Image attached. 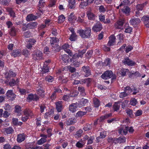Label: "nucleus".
Listing matches in <instances>:
<instances>
[{
	"mask_svg": "<svg viewBox=\"0 0 149 149\" xmlns=\"http://www.w3.org/2000/svg\"><path fill=\"white\" fill-rule=\"evenodd\" d=\"M91 29L90 27L86 28L85 30L79 29L77 33L79 34L80 36L83 38H89L91 36Z\"/></svg>",
	"mask_w": 149,
	"mask_h": 149,
	"instance_id": "nucleus-1",
	"label": "nucleus"
},
{
	"mask_svg": "<svg viewBox=\"0 0 149 149\" xmlns=\"http://www.w3.org/2000/svg\"><path fill=\"white\" fill-rule=\"evenodd\" d=\"M113 73L111 70L105 71L101 76V77L104 79H107L113 77Z\"/></svg>",
	"mask_w": 149,
	"mask_h": 149,
	"instance_id": "nucleus-2",
	"label": "nucleus"
},
{
	"mask_svg": "<svg viewBox=\"0 0 149 149\" xmlns=\"http://www.w3.org/2000/svg\"><path fill=\"white\" fill-rule=\"evenodd\" d=\"M102 26L99 22H97L93 26L92 30L95 32L100 31L102 29Z\"/></svg>",
	"mask_w": 149,
	"mask_h": 149,
	"instance_id": "nucleus-3",
	"label": "nucleus"
},
{
	"mask_svg": "<svg viewBox=\"0 0 149 149\" xmlns=\"http://www.w3.org/2000/svg\"><path fill=\"white\" fill-rule=\"evenodd\" d=\"M33 58L35 60H40L42 59V53L39 50H37L36 54H33Z\"/></svg>",
	"mask_w": 149,
	"mask_h": 149,
	"instance_id": "nucleus-4",
	"label": "nucleus"
},
{
	"mask_svg": "<svg viewBox=\"0 0 149 149\" xmlns=\"http://www.w3.org/2000/svg\"><path fill=\"white\" fill-rule=\"evenodd\" d=\"M81 70L85 73V76L86 77H88L91 74L90 68L88 66H83L82 67Z\"/></svg>",
	"mask_w": 149,
	"mask_h": 149,
	"instance_id": "nucleus-5",
	"label": "nucleus"
},
{
	"mask_svg": "<svg viewBox=\"0 0 149 149\" xmlns=\"http://www.w3.org/2000/svg\"><path fill=\"white\" fill-rule=\"evenodd\" d=\"M122 62L125 65L126 64L131 66H134L136 64L134 62L130 59L128 57L125 58L124 60H123Z\"/></svg>",
	"mask_w": 149,
	"mask_h": 149,
	"instance_id": "nucleus-6",
	"label": "nucleus"
},
{
	"mask_svg": "<svg viewBox=\"0 0 149 149\" xmlns=\"http://www.w3.org/2000/svg\"><path fill=\"white\" fill-rule=\"evenodd\" d=\"M141 22L140 19L138 18L133 16L130 20V23L133 25L138 24Z\"/></svg>",
	"mask_w": 149,
	"mask_h": 149,
	"instance_id": "nucleus-7",
	"label": "nucleus"
},
{
	"mask_svg": "<svg viewBox=\"0 0 149 149\" xmlns=\"http://www.w3.org/2000/svg\"><path fill=\"white\" fill-rule=\"evenodd\" d=\"M39 99V97L36 94H30L29 95L28 97L27 98V100L29 102L32 100L37 101Z\"/></svg>",
	"mask_w": 149,
	"mask_h": 149,
	"instance_id": "nucleus-8",
	"label": "nucleus"
},
{
	"mask_svg": "<svg viewBox=\"0 0 149 149\" xmlns=\"http://www.w3.org/2000/svg\"><path fill=\"white\" fill-rule=\"evenodd\" d=\"M86 52V50H83L81 51H78L77 52H76L73 56L72 58L76 59L77 58L82 57L83 55Z\"/></svg>",
	"mask_w": 149,
	"mask_h": 149,
	"instance_id": "nucleus-9",
	"label": "nucleus"
},
{
	"mask_svg": "<svg viewBox=\"0 0 149 149\" xmlns=\"http://www.w3.org/2000/svg\"><path fill=\"white\" fill-rule=\"evenodd\" d=\"M6 95L10 99L13 100L16 97V95L13 93L12 90H8L6 93Z\"/></svg>",
	"mask_w": 149,
	"mask_h": 149,
	"instance_id": "nucleus-10",
	"label": "nucleus"
},
{
	"mask_svg": "<svg viewBox=\"0 0 149 149\" xmlns=\"http://www.w3.org/2000/svg\"><path fill=\"white\" fill-rule=\"evenodd\" d=\"M142 21H143L144 24L147 27H149V16H144L141 19Z\"/></svg>",
	"mask_w": 149,
	"mask_h": 149,
	"instance_id": "nucleus-11",
	"label": "nucleus"
},
{
	"mask_svg": "<svg viewBox=\"0 0 149 149\" xmlns=\"http://www.w3.org/2000/svg\"><path fill=\"white\" fill-rule=\"evenodd\" d=\"M63 102L59 101L56 103V109L58 112H61L63 109Z\"/></svg>",
	"mask_w": 149,
	"mask_h": 149,
	"instance_id": "nucleus-12",
	"label": "nucleus"
},
{
	"mask_svg": "<svg viewBox=\"0 0 149 149\" xmlns=\"http://www.w3.org/2000/svg\"><path fill=\"white\" fill-rule=\"evenodd\" d=\"M124 22V20L123 19H120L118 21L115 25L116 29H120L122 27Z\"/></svg>",
	"mask_w": 149,
	"mask_h": 149,
	"instance_id": "nucleus-13",
	"label": "nucleus"
},
{
	"mask_svg": "<svg viewBox=\"0 0 149 149\" xmlns=\"http://www.w3.org/2000/svg\"><path fill=\"white\" fill-rule=\"evenodd\" d=\"M109 41L107 45L108 46H111L114 45L115 42L116 38L113 35H111L109 38Z\"/></svg>",
	"mask_w": 149,
	"mask_h": 149,
	"instance_id": "nucleus-14",
	"label": "nucleus"
},
{
	"mask_svg": "<svg viewBox=\"0 0 149 149\" xmlns=\"http://www.w3.org/2000/svg\"><path fill=\"white\" fill-rule=\"evenodd\" d=\"M77 102L72 104L69 106V110L72 113L76 111L77 108Z\"/></svg>",
	"mask_w": 149,
	"mask_h": 149,
	"instance_id": "nucleus-15",
	"label": "nucleus"
},
{
	"mask_svg": "<svg viewBox=\"0 0 149 149\" xmlns=\"http://www.w3.org/2000/svg\"><path fill=\"white\" fill-rule=\"evenodd\" d=\"M15 73L14 72L10 70L6 74V78L8 79L11 77H14L16 76Z\"/></svg>",
	"mask_w": 149,
	"mask_h": 149,
	"instance_id": "nucleus-16",
	"label": "nucleus"
},
{
	"mask_svg": "<svg viewBox=\"0 0 149 149\" xmlns=\"http://www.w3.org/2000/svg\"><path fill=\"white\" fill-rule=\"evenodd\" d=\"M60 59H61L64 63H67L69 62V57L68 55L64 54L61 56Z\"/></svg>",
	"mask_w": 149,
	"mask_h": 149,
	"instance_id": "nucleus-17",
	"label": "nucleus"
},
{
	"mask_svg": "<svg viewBox=\"0 0 149 149\" xmlns=\"http://www.w3.org/2000/svg\"><path fill=\"white\" fill-rule=\"evenodd\" d=\"M22 54L21 50L19 49H15L13 50L12 53V55L15 57L20 56Z\"/></svg>",
	"mask_w": 149,
	"mask_h": 149,
	"instance_id": "nucleus-18",
	"label": "nucleus"
},
{
	"mask_svg": "<svg viewBox=\"0 0 149 149\" xmlns=\"http://www.w3.org/2000/svg\"><path fill=\"white\" fill-rule=\"evenodd\" d=\"M37 25V23L36 22H30L26 25L27 29H29L34 28L36 27Z\"/></svg>",
	"mask_w": 149,
	"mask_h": 149,
	"instance_id": "nucleus-19",
	"label": "nucleus"
},
{
	"mask_svg": "<svg viewBox=\"0 0 149 149\" xmlns=\"http://www.w3.org/2000/svg\"><path fill=\"white\" fill-rule=\"evenodd\" d=\"M86 14L88 19L91 20H94L95 19V16L91 11H88Z\"/></svg>",
	"mask_w": 149,
	"mask_h": 149,
	"instance_id": "nucleus-20",
	"label": "nucleus"
},
{
	"mask_svg": "<svg viewBox=\"0 0 149 149\" xmlns=\"http://www.w3.org/2000/svg\"><path fill=\"white\" fill-rule=\"evenodd\" d=\"M38 17L37 16H35L32 14H30L27 16L26 19L28 21H31L35 20Z\"/></svg>",
	"mask_w": 149,
	"mask_h": 149,
	"instance_id": "nucleus-21",
	"label": "nucleus"
},
{
	"mask_svg": "<svg viewBox=\"0 0 149 149\" xmlns=\"http://www.w3.org/2000/svg\"><path fill=\"white\" fill-rule=\"evenodd\" d=\"M129 70L127 69H122L118 71V73L121 76H124L126 75L127 74L129 73Z\"/></svg>",
	"mask_w": 149,
	"mask_h": 149,
	"instance_id": "nucleus-22",
	"label": "nucleus"
},
{
	"mask_svg": "<svg viewBox=\"0 0 149 149\" xmlns=\"http://www.w3.org/2000/svg\"><path fill=\"white\" fill-rule=\"evenodd\" d=\"M25 139V137L24 134H19L18 135L17 141L18 143H20L23 141Z\"/></svg>",
	"mask_w": 149,
	"mask_h": 149,
	"instance_id": "nucleus-23",
	"label": "nucleus"
},
{
	"mask_svg": "<svg viewBox=\"0 0 149 149\" xmlns=\"http://www.w3.org/2000/svg\"><path fill=\"white\" fill-rule=\"evenodd\" d=\"M18 29L15 28L14 26H12L9 31L10 34L13 36L15 35L16 32L17 31Z\"/></svg>",
	"mask_w": 149,
	"mask_h": 149,
	"instance_id": "nucleus-24",
	"label": "nucleus"
},
{
	"mask_svg": "<svg viewBox=\"0 0 149 149\" xmlns=\"http://www.w3.org/2000/svg\"><path fill=\"white\" fill-rule=\"evenodd\" d=\"M68 7L70 9H73L75 7V0H69Z\"/></svg>",
	"mask_w": 149,
	"mask_h": 149,
	"instance_id": "nucleus-25",
	"label": "nucleus"
},
{
	"mask_svg": "<svg viewBox=\"0 0 149 149\" xmlns=\"http://www.w3.org/2000/svg\"><path fill=\"white\" fill-rule=\"evenodd\" d=\"M123 12L126 15H129L130 13V8L127 6H124L123 8L121 9Z\"/></svg>",
	"mask_w": 149,
	"mask_h": 149,
	"instance_id": "nucleus-26",
	"label": "nucleus"
},
{
	"mask_svg": "<svg viewBox=\"0 0 149 149\" xmlns=\"http://www.w3.org/2000/svg\"><path fill=\"white\" fill-rule=\"evenodd\" d=\"M78 90L82 96H85L86 95L85 93V89L84 87L82 86L79 87L78 88Z\"/></svg>",
	"mask_w": 149,
	"mask_h": 149,
	"instance_id": "nucleus-27",
	"label": "nucleus"
},
{
	"mask_svg": "<svg viewBox=\"0 0 149 149\" xmlns=\"http://www.w3.org/2000/svg\"><path fill=\"white\" fill-rule=\"evenodd\" d=\"M79 6V7L81 8H83L84 7L88 5V2L86 0L82 1Z\"/></svg>",
	"mask_w": 149,
	"mask_h": 149,
	"instance_id": "nucleus-28",
	"label": "nucleus"
},
{
	"mask_svg": "<svg viewBox=\"0 0 149 149\" xmlns=\"http://www.w3.org/2000/svg\"><path fill=\"white\" fill-rule=\"evenodd\" d=\"M45 91L43 89L39 88L37 90V93L41 97H43L44 96Z\"/></svg>",
	"mask_w": 149,
	"mask_h": 149,
	"instance_id": "nucleus-29",
	"label": "nucleus"
},
{
	"mask_svg": "<svg viewBox=\"0 0 149 149\" xmlns=\"http://www.w3.org/2000/svg\"><path fill=\"white\" fill-rule=\"evenodd\" d=\"M50 43L52 45L57 43L59 41L58 39L56 38L50 37Z\"/></svg>",
	"mask_w": 149,
	"mask_h": 149,
	"instance_id": "nucleus-30",
	"label": "nucleus"
},
{
	"mask_svg": "<svg viewBox=\"0 0 149 149\" xmlns=\"http://www.w3.org/2000/svg\"><path fill=\"white\" fill-rule=\"evenodd\" d=\"M133 92L132 94L135 95L137 93H139V89L134 86H132L131 92Z\"/></svg>",
	"mask_w": 149,
	"mask_h": 149,
	"instance_id": "nucleus-31",
	"label": "nucleus"
},
{
	"mask_svg": "<svg viewBox=\"0 0 149 149\" xmlns=\"http://www.w3.org/2000/svg\"><path fill=\"white\" fill-rule=\"evenodd\" d=\"M12 120V123L14 125H20L22 124V122H18V120L17 118H13Z\"/></svg>",
	"mask_w": 149,
	"mask_h": 149,
	"instance_id": "nucleus-32",
	"label": "nucleus"
},
{
	"mask_svg": "<svg viewBox=\"0 0 149 149\" xmlns=\"http://www.w3.org/2000/svg\"><path fill=\"white\" fill-rule=\"evenodd\" d=\"M77 95L75 94L74 95V96L71 95L70 94H69L68 95H65L63 97L62 99L65 101H67L68 100L70 97L76 96Z\"/></svg>",
	"mask_w": 149,
	"mask_h": 149,
	"instance_id": "nucleus-33",
	"label": "nucleus"
},
{
	"mask_svg": "<svg viewBox=\"0 0 149 149\" xmlns=\"http://www.w3.org/2000/svg\"><path fill=\"white\" fill-rule=\"evenodd\" d=\"M87 112L79 111L76 114V116L77 117H82L83 116L86 114Z\"/></svg>",
	"mask_w": 149,
	"mask_h": 149,
	"instance_id": "nucleus-34",
	"label": "nucleus"
},
{
	"mask_svg": "<svg viewBox=\"0 0 149 149\" xmlns=\"http://www.w3.org/2000/svg\"><path fill=\"white\" fill-rule=\"evenodd\" d=\"M109 141L115 144L119 143L118 138L113 139L112 137H110L109 139Z\"/></svg>",
	"mask_w": 149,
	"mask_h": 149,
	"instance_id": "nucleus-35",
	"label": "nucleus"
},
{
	"mask_svg": "<svg viewBox=\"0 0 149 149\" xmlns=\"http://www.w3.org/2000/svg\"><path fill=\"white\" fill-rule=\"evenodd\" d=\"M58 23H61L65 21V17L63 15H61L58 17Z\"/></svg>",
	"mask_w": 149,
	"mask_h": 149,
	"instance_id": "nucleus-36",
	"label": "nucleus"
},
{
	"mask_svg": "<svg viewBox=\"0 0 149 149\" xmlns=\"http://www.w3.org/2000/svg\"><path fill=\"white\" fill-rule=\"evenodd\" d=\"M77 36L76 35V33L72 34L70 35L69 39L71 41H74L77 39Z\"/></svg>",
	"mask_w": 149,
	"mask_h": 149,
	"instance_id": "nucleus-37",
	"label": "nucleus"
},
{
	"mask_svg": "<svg viewBox=\"0 0 149 149\" xmlns=\"http://www.w3.org/2000/svg\"><path fill=\"white\" fill-rule=\"evenodd\" d=\"M93 102L95 107H98L100 104V101L97 98H94L93 99Z\"/></svg>",
	"mask_w": 149,
	"mask_h": 149,
	"instance_id": "nucleus-38",
	"label": "nucleus"
},
{
	"mask_svg": "<svg viewBox=\"0 0 149 149\" xmlns=\"http://www.w3.org/2000/svg\"><path fill=\"white\" fill-rule=\"evenodd\" d=\"M49 71V69L47 67V65L45 63L44 65L42 68V71L44 73H46L48 72Z\"/></svg>",
	"mask_w": 149,
	"mask_h": 149,
	"instance_id": "nucleus-39",
	"label": "nucleus"
},
{
	"mask_svg": "<svg viewBox=\"0 0 149 149\" xmlns=\"http://www.w3.org/2000/svg\"><path fill=\"white\" fill-rule=\"evenodd\" d=\"M76 121V120L75 118L69 119L68 122L67 124L70 125L74 124Z\"/></svg>",
	"mask_w": 149,
	"mask_h": 149,
	"instance_id": "nucleus-40",
	"label": "nucleus"
},
{
	"mask_svg": "<svg viewBox=\"0 0 149 149\" xmlns=\"http://www.w3.org/2000/svg\"><path fill=\"white\" fill-rule=\"evenodd\" d=\"M125 111L126 113L127 114V115L130 117L132 118V117L134 116L132 110L130 109H128L126 110Z\"/></svg>",
	"mask_w": 149,
	"mask_h": 149,
	"instance_id": "nucleus-41",
	"label": "nucleus"
},
{
	"mask_svg": "<svg viewBox=\"0 0 149 149\" xmlns=\"http://www.w3.org/2000/svg\"><path fill=\"white\" fill-rule=\"evenodd\" d=\"M15 112L16 113H18V115H20V112L21 111V107L18 106L17 105L15 107Z\"/></svg>",
	"mask_w": 149,
	"mask_h": 149,
	"instance_id": "nucleus-42",
	"label": "nucleus"
},
{
	"mask_svg": "<svg viewBox=\"0 0 149 149\" xmlns=\"http://www.w3.org/2000/svg\"><path fill=\"white\" fill-rule=\"evenodd\" d=\"M130 3V1L128 0H124L122 2H121V3L119 5V6H125Z\"/></svg>",
	"mask_w": 149,
	"mask_h": 149,
	"instance_id": "nucleus-43",
	"label": "nucleus"
},
{
	"mask_svg": "<svg viewBox=\"0 0 149 149\" xmlns=\"http://www.w3.org/2000/svg\"><path fill=\"white\" fill-rule=\"evenodd\" d=\"M24 114L26 116H31L33 115V113L32 111L30 110H25L24 112Z\"/></svg>",
	"mask_w": 149,
	"mask_h": 149,
	"instance_id": "nucleus-44",
	"label": "nucleus"
},
{
	"mask_svg": "<svg viewBox=\"0 0 149 149\" xmlns=\"http://www.w3.org/2000/svg\"><path fill=\"white\" fill-rule=\"evenodd\" d=\"M95 139L94 136H91L89 137V139L88 140L87 144H91L93 142V140Z\"/></svg>",
	"mask_w": 149,
	"mask_h": 149,
	"instance_id": "nucleus-45",
	"label": "nucleus"
},
{
	"mask_svg": "<svg viewBox=\"0 0 149 149\" xmlns=\"http://www.w3.org/2000/svg\"><path fill=\"white\" fill-rule=\"evenodd\" d=\"M46 141L45 138H42L40 140L38 141L37 143L38 145H41L45 142Z\"/></svg>",
	"mask_w": 149,
	"mask_h": 149,
	"instance_id": "nucleus-46",
	"label": "nucleus"
},
{
	"mask_svg": "<svg viewBox=\"0 0 149 149\" xmlns=\"http://www.w3.org/2000/svg\"><path fill=\"white\" fill-rule=\"evenodd\" d=\"M23 36L24 38H29L31 36V34L29 31H28L24 32Z\"/></svg>",
	"mask_w": 149,
	"mask_h": 149,
	"instance_id": "nucleus-47",
	"label": "nucleus"
},
{
	"mask_svg": "<svg viewBox=\"0 0 149 149\" xmlns=\"http://www.w3.org/2000/svg\"><path fill=\"white\" fill-rule=\"evenodd\" d=\"M132 88L129 86H127L124 88V91L128 94L131 93Z\"/></svg>",
	"mask_w": 149,
	"mask_h": 149,
	"instance_id": "nucleus-48",
	"label": "nucleus"
},
{
	"mask_svg": "<svg viewBox=\"0 0 149 149\" xmlns=\"http://www.w3.org/2000/svg\"><path fill=\"white\" fill-rule=\"evenodd\" d=\"M88 102V100L86 99L82 98L80 101V104L82 106L85 105Z\"/></svg>",
	"mask_w": 149,
	"mask_h": 149,
	"instance_id": "nucleus-49",
	"label": "nucleus"
},
{
	"mask_svg": "<svg viewBox=\"0 0 149 149\" xmlns=\"http://www.w3.org/2000/svg\"><path fill=\"white\" fill-rule=\"evenodd\" d=\"M10 1V0H0V3L3 5H7Z\"/></svg>",
	"mask_w": 149,
	"mask_h": 149,
	"instance_id": "nucleus-50",
	"label": "nucleus"
},
{
	"mask_svg": "<svg viewBox=\"0 0 149 149\" xmlns=\"http://www.w3.org/2000/svg\"><path fill=\"white\" fill-rule=\"evenodd\" d=\"M45 80L49 82H51L54 80L53 77L51 76H47L45 78Z\"/></svg>",
	"mask_w": 149,
	"mask_h": 149,
	"instance_id": "nucleus-51",
	"label": "nucleus"
},
{
	"mask_svg": "<svg viewBox=\"0 0 149 149\" xmlns=\"http://www.w3.org/2000/svg\"><path fill=\"white\" fill-rule=\"evenodd\" d=\"M82 131H77L75 134V137L76 138H78L81 136V134L82 133Z\"/></svg>",
	"mask_w": 149,
	"mask_h": 149,
	"instance_id": "nucleus-52",
	"label": "nucleus"
},
{
	"mask_svg": "<svg viewBox=\"0 0 149 149\" xmlns=\"http://www.w3.org/2000/svg\"><path fill=\"white\" fill-rule=\"evenodd\" d=\"M119 105L116 102L115 103L113 106L114 110L116 111H117L119 109Z\"/></svg>",
	"mask_w": 149,
	"mask_h": 149,
	"instance_id": "nucleus-53",
	"label": "nucleus"
},
{
	"mask_svg": "<svg viewBox=\"0 0 149 149\" xmlns=\"http://www.w3.org/2000/svg\"><path fill=\"white\" fill-rule=\"evenodd\" d=\"M143 6L142 4H138L136 6V9L139 11V10H142Z\"/></svg>",
	"mask_w": 149,
	"mask_h": 149,
	"instance_id": "nucleus-54",
	"label": "nucleus"
},
{
	"mask_svg": "<svg viewBox=\"0 0 149 149\" xmlns=\"http://www.w3.org/2000/svg\"><path fill=\"white\" fill-rule=\"evenodd\" d=\"M68 68L69 72H70L71 73H73L76 71V69L73 67L69 66H68Z\"/></svg>",
	"mask_w": 149,
	"mask_h": 149,
	"instance_id": "nucleus-55",
	"label": "nucleus"
},
{
	"mask_svg": "<svg viewBox=\"0 0 149 149\" xmlns=\"http://www.w3.org/2000/svg\"><path fill=\"white\" fill-rule=\"evenodd\" d=\"M127 95L128 93L124 91V92L121 93L119 95V96L120 98H123L127 96Z\"/></svg>",
	"mask_w": 149,
	"mask_h": 149,
	"instance_id": "nucleus-56",
	"label": "nucleus"
},
{
	"mask_svg": "<svg viewBox=\"0 0 149 149\" xmlns=\"http://www.w3.org/2000/svg\"><path fill=\"white\" fill-rule=\"evenodd\" d=\"M142 111L141 110H139L135 113V115L136 116H141L142 114Z\"/></svg>",
	"mask_w": 149,
	"mask_h": 149,
	"instance_id": "nucleus-57",
	"label": "nucleus"
},
{
	"mask_svg": "<svg viewBox=\"0 0 149 149\" xmlns=\"http://www.w3.org/2000/svg\"><path fill=\"white\" fill-rule=\"evenodd\" d=\"M133 48V47L130 45H128L126 47L125 52L127 53L131 51Z\"/></svg>",
	"mask_w": 149,
	"mask_h": 149,
	"instance_id": "nucleus-58",
	"label": "nucleus"
},
{
	"mask_svg": "<svg viewBox=\"0 0 149 149\" xmlns=\"http://www.w3.org/2000/svg\"><path fill=\"white\" fill-rule=\"evenodd\" d=\"M128 101L125 100L122 103L121 107L123 109H125L126 106L127 104Z\"/></svg>",
	"mask_w": 149,
	"mask_h": 149,
	"instance_id": "nucleus-59",
	"label": "nucleus"
},
{
	"mask_svg": "<svg viewBox=\"0 0 149 149\" xmlns=\"http://www.w3.org/2000/svg\"><path fill=\"white\" fill-rule=\"evenodd\" d=\"M93 52L92 51H89L86 54V57L88 58H90L92 56Z\"/></svg>",
	"mask_w": 149,
	"mask_h": 149,
	"instance_id": "nucleus-60",
	"label": "nucleus"
},
{
	"mask_svg": "<svg viewBox=\"0 0 149 149\" xmlns=\"http://www.w3.org/2000/svg\"><path fill=\"white\" fill-rule=\"evenodd\" d=\"M119 143H123L125 142V138L124 137H119L118 138Z\"/></svg>",
	"mask_w": 149,
	"mask_h": 149,
	"instance_id": "nucleus-61",
	"label": "nucleus"
},
{
	"mask_svg": "<svg viewBox=\"0 0 149 149\" xmlns=\"http://www.w3.org/2000/svg\"><path fill=\"white\" fill-rule=\"evenodd\" d=\"M137 103V100L135 98H134L130 102V104L133 106L136 105Z\"/></svg>",
	"mask_w": 149,
	"mask_h": 149,
	"instance_id": "nucleus-62",
	"label": "nucleus"
},
{
	"mask_svg": "<svg viewBox=\"0 0 149 149\" xmlns=\"http://www.w3.org/2000/svg\"><path fill=\"white\" fill-rule=\"evenodd\" d=\"M84 144L80 143L78 141L77 142L76 144V147L77 148H81L83 147Z\"/></svg>",
	"mask_w": 149,
	"mask_h": 149,
	"instance_id": "nucleus-63",
	"label": "nucleus"
},
{
	"mask_svg": "<svg viewBox=\"0 0 149 149\" xmlns=\"http://www.w3.org/2000/svg\"><path fill=\"white\" fill-rule=\"evenodd\" d=\"M11 147L9 143H7L3 145V149H11Z\"/></svg>",
	"mask_w": 149,
	"mask_h": 149,
	"instance_id": "nucleus-64",
	"label": "nucleus"
}]
</instances>
